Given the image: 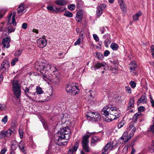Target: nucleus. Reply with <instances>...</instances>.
<instances>
[{
    "label": "nucleus",
    "mask_w": 154,
    "mask_h": 154,
    "mask_svg": "<svg viewBox=\"0 0 154 154\" xmlns=\"http://www.w3.org/2000/svg\"><path fill=\"white\" fill-rule=\"evenodd\" d=\"M35 68L43 75L44 77H46L45 73L50 71L54 72L57 70V69L54 66H52L50 63H45L41 62V63H36Z\"/></svg>",
    "instance_id": "obj_1"
},
{
    "label": "nucleus",
    "mask_w": 154,
    "mask_h": 154,
    "mask_svg": "<svg viewBox=\"0 0 154 154\" xmlns=\"http://www.w3.org/2000/svg\"><path fill=\"white\" fill-rule=\"evenodd\" d=\"M117 109V108L116 107H112L111 106H106L103 109L101 113L106 117L104 120L107 122H109L119 117V114L114 115V114L112 112L113 111L116 112Z\"/></svg>",
    "instance_id": "obj_2"
},
{
    "label": "nucleus",
    "mask_w": 154,
    "mask_h": 154,
    "mask_svg": "<svg viewBox=\"0 0 154 154\" xmlns=\"http://www.w3.org/2000/svg\"><path fill=\"white\" fill-rule=\"evenodd\" d=\"M11 82L12 84V90L14 95L17 98L20 99L21 90L19 81L17 80L14 79L11 80Z\"/></svg>",
    "instance_id": "obj_3"
},
{
    "label": "nucleus",
    "mask_w": 154,
    "mask_h": 154,
    "mask_svg": "<svg viewBox=\"0 0 154 154\" xmlns=\"http://www.w3.org/2000/svg\"><path fill=\"white\" fill-rule=\"evenodd\" d=\"M54 141L55 143L59 146L66 145L67 144V141L65 140L62 136V134L58 131L54 134Z\"/></svg>",
    "instance_id": "obj_4"
},
{
    "label": "nucleus",
    "mask_w": 154,
    "mask_h": 154,
    "mask_svg": "<svg viewBox=\"0 0 154 154\" xmlns=\"http://www.w3.org/2000/svg\"><path fill=\"white\" fill-rule=\"evenodd\" d=\"M88 121L92 122L100 121L101 117L100 114L95 112H88L86 115Z\"/></svg>",
    "instance_id": "obj_5"
},
{
    "label": "nucleus",
    "mask_w": 154,
    "mask_h": 154,
    "mask_svg": "<svg viewBox=\"0 0 154 154\" xmlns=\"http://www.w3.org/2000/svg\"><path fill=\"white\" fill-rule=\"evenodd\" d=\"M90 135H85L83 137V139L81 142L83 149L86 152H89L91 151V148L88 145L89 138Z\"/></svg>",
    "instance_id": "obj_6"
},
{
    "label": "nucleus",
    "mask_w": 154,
    "mask_h": 154,
    "mask_svg": "<svg viewBox=\"0 0 154 154\" xmlns=\"http://www.w3.org/2000/svg\"><path fill=\"white\" fill-rule=\"evenodd\" d=\"M136 130V128L135 127H134L133 129L131 130V131L129 134V136L128 135V134H127V132H126V134L125 132L122 136L119 139V140L120 141L121 143H123L124 142L125 143L126 142H127L130 140L131 137L133 136Z\"/></svg>",
    "instance_id": "obj_7"
},
{
    "label": "nucleus",
    "mask_w": 154,
    "mask_h": 154,
    "mask_svg": "<svg viewBox=\"0 0 154 154\" xmlns=\"http://www.w3.org/2000/svg\"><path fill=\"white\" fill-rule=\"evenodd\" d=\"M11 41L10 36H8L4 38L2 40V44L3 47L7 48H8L10 46V42Z\"/></svg>",
    "instance_id": "obj_8"
},
{
    "label": "nucleus",
    "mask_w": 154,
    "mask_h": 154,
    "mask_svg": "<svg viewBox=\"0 0 154 154\" xmlns=\"http://www.w3.org/2000/svg\"><path fill=\"white\" fill-rule=\"evenodd\" d=\"M106 5L105 4H101L97 7L96 14L98 17L100 16L103 13V11L105 9Z\"/></svg>",
    "instance_id": "obj_9"
},
{
    "label": "nucleus",
    "mask_w": 154,
    "mask_h": 154,
    "mask_svg": "<svg viewBox=\"0 0 154 154\" xmlns=\"http://www.w3.org/2000/svg\"><path fill=\"white\" fill-rule=\"evenodd\" d=\"M10 67V63L7 60L4 61L2 63L0 67V71H2L4 72L6 69H8Z\"/></svg>",
    "instance_id": "obj_10"
},
{
    "label": "nucleus",
    "mask_w": 154,
    "mask_h": 154,
    "mask_svg": "<svg viewBox=\"0 0 154 154\" xmlns=\"http://www.w3.org/2000/svg\"><path fill=\"white\" fill-rule=\"evenodd\" d=\"M37 44L39 48H43L45 47L47 44V42L46 39L40 38L37 41Z\"/></svg>",
    "instance_id": "obj_11"
},
{
    "label": "nucleus",
    "mask_w": 154,
    "mask_h": 154,
    "mask_svg": "<svg viewBox=\"0 0 154 154\" xmlns=\"http://www.w3.org/2000/svg\"><path fill=\"white\" fill-rule=\"evenodd\" d=\"M130 72L132 73L133 75L135 74L136 68L137 67V65L134 61L131 62L130 64Z\"/></svg>",
    "instance_id": "obj_12"
},
{
    "label": "nucleus",
    "mask_w": 154,
    "mask_h": 154,
    "mask_svg": "<svg viewBox=\"0 0 154 154\" xmlns=\"http://www.w3.org/2000/svg\"><path fill=\"white\" fill-rule=\"evenodd\" d=\"M31 86H32V87L33 86V85H31L28 88L26 87L25 88H23L22 89L24 92V94H25L26 96L28 97V98H29L30 99L33 100V99L32 98V97H30L29 96V95H28V94H32V92H29V88Z\"/></svg>",
    "instance_id": "obj_13"
},
{
    "label": "nucleus",
    "mask_w": 154,
    "mask_h": 154,
    "mask_svg": "<svg viewBox=\"0 0 154 154\" xmlns=\"http://www.w3.org/2000/svg\"><path fill=\"white\" fill-rule=\"evenodd\" d=\"M18 144L20 150L24 153H25V144L23 141L21 140Z\"/></svg>",
    "instance_id": "obj_14"
},
{
    "label": "nucleus",
    "mask_w": 154,
    "mask_h": 154,
    "mask_svg": "<svg viewBox=\"0 0 154 154\" xmlns=\"http://www.w3.org/2000/svg\"><path fill=\"white\" fill-rule=\"evenodd\" d=\"M83 17L82 12L80 11L77 13L75 20L78 22H81Z\"/></svg>",
    "instance_id": "obj_15"
},
{
    "label": "nucleus",
    "mask_w": 154,
    "mask_h": 154,
    "mask_svg": "<svg viewBox=\"0 0 154 154\" xmlns=\"http://www.w3.org/2000/svg\"><path fill=\"white\" fill-rule=\"evenodd\" d=\"M112 143L111 142H109L107 143L104 146L103 149V151L106 152L108 150H111L113 148V146Z\"/></svg>",
    "instance_id": "obj_16"
},
{
    "label": "nucleus",
    "mask_w": 154,
    "mask_h": 154,
    "mask_svg": "<svg viewBox=\"0 0 154 154\" xmlns=\"http://www.w3.org/2000/svg\"><path fill=\"white\" fill-rule=\"evenodd\" d=\"M24 8V4L23 3H21L17 9V13L19 15H21L25 12V11H23Z\"/></svg>",
    "instance_id": "obj_17"
},
{
    "label": "nucleus",
    "mask_w": 154,
    "mask_h": 154,
    "mask_svg": "<svg viewBox=\"0 0 154 154\" xmlns=\"http://www.w3.org/2000/svg\"><path fill=\"white\" fill-rule=\"evenodd\" d=\"M147 101V98L146 95H142L137 101V103L138 105H139L142 103H146Z\"/></svg>",
    "instance_id": "obj_18"
},
{
    "label": "nucleus",
    "mask_w": 154,
    "mask_h": 154,
    "mask_svg": "<svg viewBox=\"0 0 154 154\" xmlns=\"http://www.w3.org/2000/svg\"><path fill=\"white\" fill-rule=\"evenodd\" d=\"M61 134H70V130L68 127H63L60 129V131H59Z\"/></svg>",
    "instance_id": "obj_19"
},
{
    "label": "nucleus",
    "mask_w": 154,
    "mask_h": 154,
    "mask_svg": "<svg viewBox=\"0 0 154 154\" xmlns=\"http://www.w3.org/2000/svg\"><path fill=\"white\" fill-rule=\"evenodd\" d=\"M56 145L55 144H50L48 150V152H55L56 150Z\"/></svg>",
    "instance_id": "obj_20"
},
{
    "label": "nucleus",
    "mask_w": 154,
    "mask_h": 154,
    "mask_svg": "<svg viewBox=\"0 0 154 154\" xmlns=\"http://www.w3.org/2000/svg\"><path fill=\"white\" fill-rule=\"evenodd\" d=\"M135 100L133 98H131L129 101L128 105L127 108V110L131 109L134 106Z\"/></svg>",
    "instance_id": "obj_21"
},
{
    "label": "nucleus",
    "mask_w": 154,
    "mask_h": 154,
    "mask_svg": "<svg viewBox=\"0 0 154 154\" xmlns=\"http://www.w3.org/2000/svg\"><path fill=\"white\" fill-rule=\"evenodd\" d=\"M120 8L123 12H125L126 11V6L124 4L123 0H118Z\"/></svg>",
    "instance_id": "obj_22"
},
{
    "label": "nucleus",
    "mask_w": 154,
    "mask_h": 154,
    "mask_svg": "<svg viewBox=\"0 0 154 154\" xmlns=\"http://www.w3.org/2000/svg\"><path fill=\"white\" fill-rule=\"evenodd\" d=\"M14 132V130L12 129H9L6 131H4L5 136L8 137H9Z\"/></svg>",
    "instance_id": "obj_23"
},
{
    "label": "nucleus",
    "mask_w": 154,
    "mask_h": 154,
    "mask_svg": "<svg viewBox=\"0 0 154 154\" xmlns=\"http://www.w3.org/2000/svg\"><path fill=\"white\" fill-rule=\"evenodd\" d=\"M17 143V142L15 140H13L11 141V150H15L16 149L18 146V144L16 143Z\"/></svg>",
    "instance_id": "obj_24"
},
{
    "label": "nucleus",
    "mask_w": 154,
    "mask_h": 154,
    "mask_svg": "<svg viewBox=\"0 0 154 154\" xmlns=\"http://www.w3.org/2000/svg\"><path fill=\"white\" fill-rule=\"evenodd\" d=\"M142 14V13L140 11H139L136 14L133 16V20L134 21H137L139 19L140 16H141Z\"/></svg>",
    "instance_id": "obj_25"
},
{
    "label": "nucleus",
    "mask_w": 154,
    "mask_h": 154,
    "mask_svg": "<svg viewBox=\"0 0 154 154\" xmlns=\"http://www.w3.org/2000/svg\"><path fill=\"white\" fill-rule=\"evenodd\" d=\"M106 64V63L104 64L103 63H97L96 64L94 67V68L95 69H99L101 67H103V69H105L104 66H105V65Z\"/></svg>",
    "instance_id": "obj_26"
},
{
    "label": "nucleus",
    "mask_w": 154,
    "mask_h": 154,
    "mask_svg": "<svg viewBox=\"0 0 154 154\" xmlns=\"http://www.w3.org/2000/svg\"><path fill=\"white\" fill-rule=\"evenodd\" d=\"M94 55L99 60H102L104 57L102 53L98 51H96L94 53Z\"/></svg>",
    "instance_id": "obj_27"
},
{
    "label": "nucleus",
    "mask_w": 154,
    "mask_h": 154,
    "mask_svg": "<svg viewBox=\"0 0 154 154\" xmlns=\"http://www.w3.org/2000/svg\"><path fill=\"white\" fill-rule=\"evenodd\" d=\"M56 4L58 5L63 6L66 4V2L64 0H57L55 2Z\"/></svg>",
    "instance_id": "obj_28"
},
{
    "label": "nucleus",
    "mask_w": 154,
    "mask_h": 154,
    "mask_svg": "<svg viewBox=\"0 0 154 154\" xmlns=\"http://www.w3.org/2000/svg\"><path fill=\"white\" fill-rule=\"evenodd\" d=\"M15 30V29L12 26L10 25L7 28L6 31L8 32V35H9V33L14 32Z\"/></svg>",
    "instance_id": "obj_29"
},
{
    "label": "nucleus",
    "mask_w": 154,
    "mask_h": 154,
    "mask_svg": "<svg viewBox=\"0 0 154 154\" xmlns=\"http://www.w3.org/2000/svg\"><path fill=\"white\" fill-rule=\"evenodd\" d=\"M110 48L113 51H116L119 48V46L117 44L112 43L110 45Z\"/></svg>",
    "instance_id": "obj_30"
},
{
    "label": "nucleus",
    "mask_w": 154,
    "mask_h": 154,
    "mask_svg": "<svg viewBox=\"0 0 154 154\" xmlns=\"http://www.w3.org/2000/svg\"><path fill=\"white\" fill-rule=\"evenodd\" d=\"M72 84H69L66 85V90L67 93H71V89H72Z\"/></svg>",
    "instance_id": "obj_31"
},
{
    "label": "nucleus",
    "mask_w": 154,
    "mask_h": 154,
    "mask_svg": "<svg viewBox=\"0 0 154 154\" xmlns=\"http://www.w3.org/2000/svg\"><path fill=\"white\" fill-rule=\"evenodd\" d=\"M56 9V13L57 14L58 12H61L64 11L66 8H63L62 7H60L58 8H57L56 6H54Z\"/></svg>",
    "instance_id": "obj_32"
},
{
    "label": "nucleus",
    "mask_w": 154,
    "mask_h": 154,
    "mask_svg": "<svg viewBox=\"0 0 154 154\" xmlns=\"http://www.w3.org/2000/svg\"><path fill=\"white\" fill-rule=\"evenodd\" d=\"M7 11L6 8H3L0 9V19H1L5 14Z\"/></svg>",
    "instance_id": "obj_33"
},
{
    "label": "nucleus",
    "mask_w": 154,
    "mask_h": 154,
    "mask_svg": "<svg viewBox=\"0 0 154 154\" xmlns=\"http://www.w3.org/2000/svg\"><path fill=\"white\" fill-rule=\"evenodd\" d=\"M149 150L151 152H154V141L152 140V143L148 147Z\"/></svg>",
    "instance_id": "obj_34"
},
{
    "label": "nucleus",
    "mask_w": 154,
    "mask_h": 154,
    "mask_svg": "<svg viewBox=\"0 0 154 154\" xmlns=\"http://www.w3.org/2000/svg\"><path fill=\"white\" fill-rule=\"evenodd\" d=\"M23 52L22 49H19L15 51L14 53V56L16 57H19L22 54Z\"/></svg>",
    "instance_id": "obj_35"
},
{
    "label": "nucleus",
    "mask_w": 154,
    "mask_h": 154,
    "mask_svg": "<svg viewBox=\"0 0 154 154\" xmlns=\"http://www.w3.org/2000/svg\"><path fill=\"white\" fill-rule=\"evenodd\" d=\"M100 140V139L98 138L97 137H94L92 138L91 141V144L95 143L99 141Z\"/></svg>",
    "instance_id": "obj_36"
},
{
    "label": "nucleus",
    "mask_w": 154,
    "mask_h": 154,
    "mask_svg": "<svg viewBox=\"0 0 154 154\" xmlns=\"http://www.w3.org/2000/svg\"><path fill=\"white\" fill-rule=\"evenodd\" d=\"M153 119V120L152 121L153 125L150 126L148 130V131H151L154 134V116Z\"/></svg>",
    "instance_id": "obj_37"
},
{
    "label": "nucleus",
    "mask_w": 154,
    "mask_h": 154,
    "mask_svg": "<svg viewBox=\"0 0 154 154\" xmlns=\"http://www.w3.org/2000/svg\"><path fill=\"white\" fill-rule=\"evenodd\" d=\"M36 92L38 94H41L44 93L42 88L39 86H36Z\"/></svg>",
    "instance_id": "obj_38"
},
{
    "label": "nucleus",
    "mask_w": 154,
    "mask_h": 154,
    "mask_svg": "<svg viewBox=\"0 0 154 154\" xmlns=\"http://www.w3.org/2000/svg\"><path fill=\"white\" fill-rule=\"evenodd\" d=\"M64 15L68 17H72L73 16V14L71 12L69 11H66L65 12Z\"/></svg>",
    "instance_id": "obj_39"
},
{
    "label": "nucleus",
    "mask_w": 154,
    "mask_h": 154,
    "mask_svg": "<svg viewBox=\"0 0 154 154\" xmlns=\"http://www.w3.org/2000/svg\"><path fill=\"white\" fill-rule=\"evenodd\" d=\"M140 114H138L137 113H136L133 116V123H135L137 121V118L138 116L140 115Z\"/></svg>",
    "instance_id": "obj_40"
},
{
    "label": "nucleus",
    "mask_w": 154,
    "mask_h": 154,
    "mask_svg": "<svg viewBox=\"0 0 154 154\" xmlns=\"http://www.w3.org/2000/svg\"><path fill=\"white\" fill-rule=\"evenodd\" d=\"M19 60L18 58L17 57H15L12 60L11 62V65L12 66H14L16 63H17Z\"/></svg>",
    "instance_id": "obj_41"
},
{
    "label": "nucleus",
    "mask_w": 154,
    "mask_h": 154,
    "mask_svg": "<svg viewBox=\"0 0 154 154\" xmlns=\"http://www.w3.org/2000/svg\"><path fill=\"white\" fill-rule=\"evenodd\" d=\"M79 145V143L77 142H76L75 144L74 145L73 147L71 148L72 149V150L73 151H74V152H75L76 151Z\"/></svg>",
    "instance_id": "obj_42"
},
{
    "label": "nucleus",
    "mask_w": 154,
    "mask_h": 154,
    "mask_svg": "<svg viewBox=\"0 0 154 154\" xmlns=\"http://www.w3.org/2000/svg\"><path fill=\"white\" fill-rule=\"evenodd\" d=\"M54 8H55L52 6L49 5L47 7V8L48 10L54 11L56 13V9L55 7Z\"/></svg>",
    "instance_id": "obj_43"
},
{
    "label": "nucleus",
    "mask_w": 154,
    "mask_h": 154,
    "mask_svg": "<svg viewBox=\"0 0 154 154\" xmlns=\"http://www.w3.org/2000/svg\"><path fill=\"white\" fill-rule=\"evenodd\" d=\"M70 134H65V135L62 134V136H63V137L65 140L67 141V140H68L69 138Z\"/></svg>",
    "instance_id": "obj_44"
},
{
    "label": "nucleus",
    "mask_w": 154,
    "mask_h": 154,
    "mask_svg": "<svg viewBox=\"0 0 154 154\" xmlns=\"http://www.w3.org/2000/svg\"><path fill=\"white\" fill-rule=\"evenodd\" d=\"M138 137H136L134 138L132 140V142L131 143V146L133 147L135 143L137 142V140L138 139Z\"/></svg>",
    "instance_id": "obj_45"
},
{
    "label": "nucleus",
    "mask_w": 154,
    "mask_h": 154,
    "mask_svg": "<svg viewBox=\"0 0 154 154\" xmlns=\"http://www.w3.org/2000/svg\"><path fill=\"white\" fill-rule=\"evenodd\" d=\"M68 8L69 10L71 11H73L75 9V5L74 4H72L69 5L68 6Z\"/></svg>",
    "instance_id": "obj_46"
},
{
    "label": "nucleus",
    "mask_w": 154,
    "mask_h": 154,
    "mask_svg": "<svg viewBox=\"0 0 154 154\" xmlns=\"http://www.w3.org/2000/svg\"><path fill=\"white\" fill-rule=\"evenodd\" d=\"M72 89H71V94H72L75 93V91H76V89L79 90L78 87L75 85L74 86L73 84H72Z\"/></svg>",
    "instance_id": "obj_47"
},
{
    "label": "nucleus",
    "mask_w": 154,
    "mask_h": 154,
    "mask_svg": "<svg viewBox=\"0 0 154 154\" xmlns=\"http://www.w3.org/2000/svg\"><path fill=\"white\" fill-rule=\"evenodd\" d=\"M129 84L132 88H134L136 86V83L134 81H131Z\"/></svg>",
    "instance_id": "obj_48"
},
{
    "label": "nucleus",
    "mask_w": 154,
    "mask_h": 154,
    "mask_svg": "<svg viewBox=\"0 0 154 154\" xmlns=\"http://www.w3.org/2000/svg\"><path fill=\"white\" fill-rule=\"evenodd\" d=\"M125 121H122L120 122L118 125V128H121L125 124Z\"/></svg>",
    "instance_id": "obj_49"
},
{
    "label": "nucleus",
    "mask_w": 154,
    "mask_h": 154,
    "mask_svg": "<svg viewBox=\"0 0 154 154\" xmlns=\"http://www.w3.org/2000/svg\"><path fill=\"white\" fill-rule=\"evenodd\" d=\"M81 41L82 40L81 38H79L74 43V45L76 46L77 45H80L81 42Z\"/></svg>",
    "instance_id": "obj_50"
},
{
    "label": "nucleus",
    "mask_w": 154,
    "mask_h": 154,
    "mask_svg": "<svg viewBox=\"0 0 154 154\" xmlns=\"http://www.w3.org/2000/svg\"><path fill=\"white\" fill-rule=\"evenodd\" d=\"M19 133L20 134V138L21 139L22 138H23V130L21 129H19Z\"/></svg>",
    "instance_id": "obj_51"
},
{
    "label": "nucleus",
    "mask_w": 154,
    "mask_h": 154,
    "mask_svg": "<svg viewBox=\"0 0 154 154\" xmlns=\"http://www.w3.org/2000/svg\"><path fill=\"white\" fill-rule=\"evenodd\" d=\"M6 109V106L5 104H0V111L5 110Z\"/></svg>",
    "instance_id": "obj_52"
},
{
    "label": "nucleus",
    "mask_w": 154,
    "mask_h": 154,
    "mask_svg": "<svg viewBox=\"0 0 154 154\" xmlns=\"http://www.w3.org/2000/svg\"><path fill=\"white\" fill-rule=\"evenodd\" d=\"M126 91L128 93L131 94V90L128 86H126L125 87Z\"/></svg>",
    "instance_id": "obj_53"
},
{
    "label": "nucleus",
    "mask_w": 154,
    "mask_h": 154,
    "mask_svg": "<svg viewBox=\"0 0 154 154\" xmlns=\"http://www.w3.org/2000/svg\"><path fill=\"white\" fill-rule=\"evenodd\" d=\"M112 145L113 146V148L115 149L118 146V143L116 141H113L112 142Z\"/></svg>",
    "instance_id": "obj_54"
},
{
    "label": "nucleus",
    "mask_w": 154,
    "mask_h": 154,
    "mask_svg": "<svg viewBox=\"0 0 154 154\" xmlns=\"http://www.w3.org/2000/svg\"><path fill=\"white\" fill-rule=\"evenodd\" d=\"M93 37L94 38V40H95V41L97 42L98 41H99V38L98 37V36L96 34H93Z\"/></svg>",
    "instance_id": "obj_55"
},
{
    "label": "nucleus",
    "mask_w": 154,
    "mask_h": 154,
    "mask_svg": "<svg viewBox=\"0 0 154 154\" xmlns=\"http://www.w3.org/2000/svg\"><path fill=\"white\" fill-rule=\"evenodd\" d=\"M8 121V116H7L6 115L2 119V122H4L5 123V124Z\"/></svg>",
    "instance_id": "obj_56"
},
{
    "label": "nucleus",
    "mask_w": 154,
    "mask_h": 154,
    "mask_svg": "<svg viewBox=\"0 0 154 154\" xmlns=\"http://www.w3.org/2000/svg\"><path fill=\"white\" fill-rule=\"evenodd\" d=\"M110 52L108 50L105 51L103 53V55L105 57H107L108 56Z\"/></svg>",
    "instance_id": "obj_57"
},
{
    "label": "nucleus",
    "mask_w": 154,
    "mask_h": 154,
    "mask_svg": "<svg viewBox=\"0 0 154 154\" xmlns=\"http://www.w3.org/2000/svg\"><path fill=\"white\" fill-rule=\"evenodd\" d=\"M128 146H125L122 150V152L124 153H126L128 151Z\"/></svg>",
    "instance_id": "obj_58"
},
{
    "label": "nucleus",
    "mask_w": 154,
    "mask_h": 154,
    "mask_svg": "<svg viewBox=\"0 0 154 154\" xmlns=\"http://www.w3.org/2000/svg\"><path fill=\"white\" fill-rule=\"evenodd\" d=\"M5 137L4 131L0 132V139Z\"/></svg>",
    "instance_id": "obj_59"
},
{
    "label": "nucleus",
    "mask_w": 154,
    "mask_h": 154,
    "mask_svg": "<svg viewBox=\"0 0 154 154\" xmlns=\"http://www.w3.org/2000/svg\"><path fill=\"white\" fill-rule=\"evenodd\" d=\"M89 95L90 97H93L94 96V95L95 94V93L92 91H89Z\"/></svg>",
    "instance_id": "obj_60"
},
{
    "label": "nucleus",
    "mask_w": 154,
    "mask_h": 154,
    "mask_svg": "<svg viewBox=\"0 0 154 154\" xmlns=\"http://www.w3.org/2000/svg\"><path fill=\"white\" fill-rule=\"evenodd\" d=\"M54 77L55 78L54 79L55 80L54 81V82H55V83H58L60 81L59 78L56 75L54 76Z\"/></svg>",
    "instance_id": "obj_61"
},
{
    "label": "nucleus",
    "mask_w": 154,
    "mask_h": 154,
    "mask_svg": "<svg viewBox=\"0 0 154 154\" xmlns=\"http://www.w3.org/2000/svg\"><path fill=\"white\" fill-rule=\"evenodd\" d=\"M151 51L153 57H154V45L152 46L151 48Z\"/></svg>",
    "instance_id": "obj_62"
},
{
    "label": "nucleus",
    "mask_w": 154,
    "mask_h": 154,
    "mask_svg": "<svg viewBox=\"0 0 154 154\" xmlns=\"http://www.w3.org/2000/svg\"><path fill=\"white\" fill-rule=\"evenodd\" d=\"M7 151V149L6 148H4L1 150V152H0V154H5Z\"/></svg>",
    "instance_id": "obj_63"
},
{
    "label": "nucleus",
    "mask_w": 154,
    "mask_h": 154,
    "mask_svg": "<svg viewBox=\"0 0 154 154\" xmlns=\"http://www.w3.org/2000/svg\"><path fill=\"white\" fill-rule=\"evenodd\" d=\"M150 102L152 104V107H154V100L153 99L151 96H150Z\"/></svg>",
    "instance_id": "obj_64"
}]
</instances>
